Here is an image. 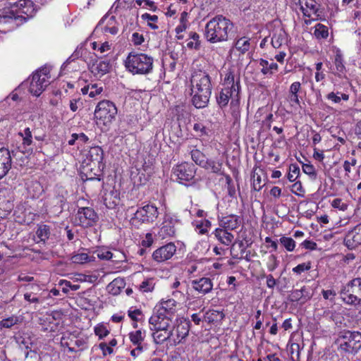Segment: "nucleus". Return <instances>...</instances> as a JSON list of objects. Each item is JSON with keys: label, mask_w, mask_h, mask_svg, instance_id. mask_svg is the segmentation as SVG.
<instances>
[{"label": "nucleus", "mask_w": 361, "mask_h": 361, "mask_svg": "<svg viewBox=\"0 0 361 361\" xmlns=\"http://www.w3.org/2000/svg\"><path fill=\"white\" fill-rule=\"evenodd\" d=\"M152 336L156 344L168 342L171 345L180 344L188 335L190 323L186 320H176L161 313H153L149 319Z\"/></svg>", "instance_id": "nucleus-1"}, {"label": "nucleus", "mask_w": 361, "mask_h": 361, "mask_svg": "<svg viewBox=\"0 0 361 361\" xmlns=\"http://www.w3.org/2000/svg\"><path fill=\"white\" fill-rule=\"evenodd\" d=\"M190 82L192 104L197 109L205 107L212 90L209 75L205 71H195L192 75Z\"/></svg>", "instance_id": "nucleus-2"}, {"label": "nucleus", "mask_w": 361, "mask_h": 361, "mask_svg": "<svg viewBox=\"0 0 361 361\" xmlns=\"http://www.w3.org/2000/svg\"><path fill=\"white\" fill-rule=\"evenodd\" d=\"M224 87L216 97V102L221 108L227 106L230 99L232 106H238L240 104V78L235 75L233 71H228L225 74L223 82Z\"/></svg>", "instance_id": "nucleus-3"}, {"label": "nucleus", "mask_w": 361, "mask_h": 361, "mask_svg": "<svg viewBox=\"0 0 361 361\" xmlns=\"http://www.w3.org/2000/svg\"><path fill=\"white\" fill-rule=\"evenodd\" d=\"M233 28V24L228 18L217 15L207 23L204 36L210 43L226 42Z\"/></svg>", "instance_id": "nucleus-4"}, {"label": "nucleus", "mask_w": 361, "mask_h": 361, "mask_svg": "<svg viewBox=\"0 0 361 361\" xmlns=\"http://www.w3.org/2000/svg\"><path fill=\"white\" fill-rule=\"evenodd\" d=\"M9 4L10 8L0 10V23H6L9 19L29 18L36 12V8L31 0H19Z\"/></svg>", "instance_id": "nucleus-5"}, {"label": "nucleus", "mask_w": 361, "mask_h": 361, "mask_svg": "<svg viewBox=\"0 0 361 361\" xmlns=\"http://www.w3.org/2000/svg\"><path fill=\"white\" fill-rule=\"evenodd\" d=\"M154 59L143 54L130 52L124 61L125 67L133 75H146L152 72Z\"/></svg>", "instance_id": "nucleus-6"}, {"label": "nucleus", "mask_w": 361, "mask_h": 361, "mask_svg": "<svg viewBox=\"0 0 361 361\" xmlns=\"http://www.w3.org/2000/svg\"><path fill=\"white\" fill-rule=\"evenodd\" d=\"M117 108L114 103L109 100L99 102L94 110L97 124L109 126L116 118Z\"/></svg>", "instance_id": "nucleus-7"}, {"label": "nucleus", "mask_w": 361, "mask_h": 361, "mask_svg": "<svg viewBox=\"0 0 361 361\" xmlns=\"http://www.w3.org/2000/svg\"><path fill=\"white\" fill-rule=\"evenodd\" d=\"M159 216L158 208L152 204H147L137 209L130 220L132 226L139 228L142 224H151Z\"/></svg>", "instance_id": "nucleus-8"}, {"label": "nucleus", "mask_w": 361, "mask_h": 361, "mask_svg": "<svg viewBox=\"0 0 361 361\" xmlns=\"http://www.w3.org/2000/svg\"><path fill=\"white\" fill-rule=\"evenodd\" d=\"M344 302L353 305H361V278L352 279L341 290Z\"/></svg>", "instance_id": "nucleus-9"}, {"label": "nucleus", "mask_w": 361, "mask_h": 361, "mask_svg": "<svg viewBox=\"0 0 361 361\" xmlns=\"http://www.w3.org/2000/svg\"><path fill=\"white\" fill-rule=\"evenodd\" d=\"M50 68L44 66L37 71L32 76L29 91L34 96H39L50 84Z\"/></svg>", "instance_id": "nucleus-10"}, {"label": "nucleus", "mask_w": 361, "mask_h": 361, "mask_svg": "<svg viewBox=\"0 0 361 361\" xmlns=\"http://www.w3.org/2000/svg\"><path fill=\"white\" fill-rule=\"evenodd\" d=\"M341 350L355 354L361 348V333L359 331H344L339 336Z\"/></svg>", "instance_id": "nucleus-11"}, {"label": "nucleus", "mask_w": 361, "mask_h": 361, "mask_svg": "<svg viewBox=\"0 0 361 361\" xmlns=\"http://www.w3.org/2000/svg\"><path fill=\"white\" fill-rule=\"evenodd\" d=\"M98 220V216L91 207H80L75 216V222L82 227L92 226Z\"/></svg>", "instance_id": "nucleus-12"}, {"label": "nucleus", "mask_w": 361, "mask_h": 361, "mask_svg": "<svg viewBox=\"0 0 361 361\" xmlns=\"http://www.w3.org/2000/svg\"><path fill=\"white\" fill-rule=\"evenodd\" d=\"M173 175L180 183L188 182L193 179L195 174V168L192 164L182 163L173 169Z\"/></svg>", "instance_id": "nucleus-13"}, {"label": "nucleus", "mask_w": 361, "mask_h": 361, "mask_svg": "<svg viewBox=\"0 0 361 361\" xmlns=\"http://www.w3.org/2000/svg\"><path fill=\"white\" fill-rule=\"evenodd\" d=\"M177 251L173 243H169L155 250L152 253V259L159 263L164 262L172 259Z\"/></svg>", "instance_id": "nucleus-14"}, {"label": "nucleus", "mask_w": 361, "mask_h": 361, "mask_svg": "<svg viewBox=\"0 0 361 361\" xmlns=\"http://www.w3.org/2000/svg\"><path fill=\"white\" fill-rule=\"evenodd\" d=\"M178 222L177 218L169 213H165L164 221L159 231V235L162 238L173 236L176 233L175 226Z\"/></svg>", "instance_id": "nucleus-15"}, {"label": "nucleus", "mask_w": 361, "mask_h": 361, "mask_svg": "<svg viewBox=\"0 0 361 361\" xmlns=\"http://www.w3.org/2000/svg\"><path fill=\"white\" fill-rule=\"evenodd\" d=\"M95 30H101L105 35H116L118 32V26L114 16H104L99 20Z\"/></svg>", "instance_id": "nucleus-16"}, {"label": "nucleus", "mask_w": 361, "mask_h": 361, "mask_svg": "<svg viewBox=\"0 0 361 361\" xmlns=\"http://www.w3.org/2000/svg\"><path fill=\"white\" fill-rule=\"evenodd\" d=\"M299 5L305 17L312 18V20H314L319 16V5L315 0H299Z\"/></svg>", "instance_id": "nucleus-17"}, {"label": "nucleus", "mask_w": 361, "mask_h": 361, "mask_svg": "<svg viewBox=\"0 0 361 361\" xmlns=\"http://www.w3.org/2000/svg\"><path fill=\"white\" fill-rule=\"evenodd\" d=\"M344 245L350 250L361 245V223L345 234Z\"/></svg>", "instance_id": "nucleus-18"}, {"label": "nucleus", "mask_w": 361, "mask_h": 361, "mask_svg": "<svg viewBox=\"0 0 361 361\" xmlns=\"http://www.w3.org/2000/svg\"><path fill=\"white\" fill-rule=\"evenodd\" d=\"M12 159L10 151L0 147V180L6 176L11 168Z\"/></svg>", "instance_id": "nucleus-19"}, {"label": "nucleus", "mask_w": 361, "mask_h": 361, "mask_svg": "<svg viewBox=\"0 0 361 361\" xmlns=\"http://www.w3.org/2000/svg\"><path fill=\"white\" fill-rule=\"evenodd\" d=\"M109 60L97 59L90 65V71L96 77H101L109 73L111 69Z\"/></svg>", "instance_id": "nucleus-20"}, {"label": "nucleus", "mask_w": 361, "mask_h": 361, "mask_svg": "<svg viewBox=\"0 0 361 361\" xmlns=\"http://www.w3.org/2000/svg\"><path fill=\"white\" fill-rule=\"evenodd\" d=\"M213 282L211 279L202 277L192 281V288L200 294L206 295L213 288Z\"/></svg>", "instance_id": "nucleus-21"}, {"label": "nucleus", "mask_w": 361, "mask_h": 361, "mask_svg": "<svg viewBox=\"0 0 361 361\" xmlns=\"http://www.w3.org/2000/svg\"><path fill=\"white\" fill-rule=\"evenodd\" d=\"M18 135L22 137V144L18 147L19 150L23 154H31L32 152V135L30 129L26 128Z\"/></svg>", "instance_id": "nucleus-22"}, {"label": "nucleus", "mask_w": 361, "mask_h": 361, "mask_svg": "<svg viewBox=\"0 0 361 361\" xmlns=\"http://www.w3.org/2000/svg\"><path fill=\"white\" fill-rule=\"evenodd\" d=\"M345 66L344 65L343 58L341 50L337 49L335 52L334 59V67L331 68V73L338 77L343 78L345 77Z\"/></svg>", "instance_id": "nucleus-23"}, {"label": "nucleus", "mask_w": 361, "mask_h": 361, "mask_svg": "<svg viewBox=\"0 0 361 361\" xmlns=\"http://www.w3.org/2000/svg\"><path fill=\"white\" fill-rule=\"evenodd\" d=\"M312 294L309 289L303 286L300 289L293 290L289 295V300L291 302H300L301 304L305 303L310 300Z\"/></svg>", "instance_id": "nucleus-24"}, {"label": "nucleus", "mask_w": 361, "mask_h": 361, "mask_svg": "<svg viewBox=\"0 0 361 361\" xmlns=\"http://www.w3.org/2000/svg\"><path fill=\"white\" fill-rule=\"evenodd\" d=\"M242 219L239 216L230 214L222 216L219 219V226L228 230L236 229L241 224Z\"/></svg>", "instance_id": "nucleus-25"}, {"label": "nucleus", "mask_w": 361, "mask_h": 361, "mask_svg": "<svg viewBox=\"0 0 361 361\" xmlns=\"http://www.w3.org/2000/svg\"><path fill=\"white\" fill-rule=\"evenodd\" d=\"M177 302L173 298L163 300L159 306H157L154 313H161L166 315L173 314L176 310Z\"/></svg>", "instance_id": "nucleus-26"}, {"label": "nucleus", "mask_w": 361, "mask_h": 361, "mask_svg": "<svg viewBox=\"0 0 361 361\" xmlns=\"http://www.w3.org/2000/svg\"><path fill=\"white\" fill-rule=\"evenodd\" d=\"M228 229L219 227L216 228L213 234L215 238L222 244L225 245H230L233 243L234 240V235L228 231Z\"/></svg>", "instance_id": "nucleus-27"}, {"label": "nucleus", "mask_w": 361, "mask_h": 361, "mask_svg": "<svg viewBox=\"0 0 361 361\" xmlns=\"http://www.w3.org/2000/svg\"><path fill=\"white\" fill-rule=\"evenodd\" d=\"M87 157L95 166L100 167L104 159L103 149L99 146L92 147L90 149Z\"/></svg>", "instance_id": "nucleus-28"}, {"label": "nucleus", "mask_w": 361, "mask_h": 361, "mask_svg": "<svg viewBox=\"0 0 361 361\" xmlns=\"http://www.w3.org/2000/svg\"><path fill=\"white\" fill-rule=\"evenodd\" d=\"M287 42V34L282 29H276L273 34L271 37V44L276 48H280L283 44Z\"/></svg>", "instance_id": "nucleus-29"}, {"label": "nucleus", "mask_w": 361, "mask_h": 361, "mask_svg": "<svg viewBox=\"0 0 361 361\" xmlns=\"http://www.w3.org/2000/svg\"><path fill=\"white\" fill-rule=\"evenodd\" d=\"M125 286L126 283L123 279L116 278L107 286V289L111 294L117 295L124 288Z\"/></svg>", "instance_id": "nucleus-30"}, {"label": "nucleus", "mask_w": 361, "mask_h": 361, "mask_svg": "<svg viewBox=\"0 0 361 361\" xmlns=\"http://www.w3.org/2000/svg\"><path fill=\"white\" fill-rule=\"evenodd\" d=\"M146 331L142 329H137L129 333V339L130 342L137 346H142V343L145 338Z\"/></svg>", "instance_id": "nucleus-31"}, {"label": "nucleus", "mask_w": 361, "mask_h": 361, "mask_svg": "<svg viewBox=\"0 0 361 361\" xmlns=\"http://www.w3.org/2000/svg\"><path fill=\"white\" fill-rule=\"evenodd\" d=\"M22 319L17 315H11L0 320V331L3 329H11L21 322Z\"/></svg>", "instance_id": "nucleus-32"}, {"label": "nucleus", "mask_w": 361, "mask_h": 361, "mask_svg": "<svg viewBox=\"0 0 361 361\" xmlns=\"http://www.w3.org/2000/svg\"><path fill=\"white\" fill-rule=\"evenodd\" d=\"M259 66L262 67L261 72L264 75L272 74L278 71L279 66L274 62L269 63L268 61L261 59L259 61Z\"/></svg>", "instance_id": "nucleus-33"}, {"label": "nucleus", "mask_w": 361, "mask_h": 361, "mask_svg": "<svg viewBox=\"0 0 361 361\" xmlns=\"http://www.w3.org/2000/svg\"><path fill=\"white\" fill-rule=\"evenodd\" d=\"M224 314L222 312L215 310H209L203 315V320L209 324L222 319Z\"/></svg>", "instance_id": "nucleus-34"}, {"label": "nucleus", "mask_w": 361, "mask_h": 361, "mask_svg": "<svg viewBox=\"0 0 361 361\" xmlns=\"http://www.w3.org/2000/svg\"><path fill=\"white\" fill-rule=\"evenodd\" d=\"M94 259V257L93 256H90L87 253L83 251L75 252L71 257V261L75 264H84L93 261Z\"/></svg>", "instance_id": "nucleus-35"}, {"label": "nucleus", "mask_w": 361, "mask_h": 361, "mask_svg": "<svg viewBox=\"0 0 361 361\" xmlns=\"http://www.w3.org/2000/svg\"><path fill=\"white\" fill-rule=\"evenodd\" d=\"M130 178L135 185H142L147 180V177L141 171L140 169H132L130 172Z\"/></svg>", "instance_id": "nucleus-36"}, {"label": "nucleus", "mask_w": 361, "mask_h": 361, "mask_svg": "<svg viewBox=\"0 0 361 361\" xmlns=\"http://www.w3.org/2000/svg\"><path fill=\"white\" fill-rule=\"evenodd\" d=\"M186 46L190 49H199L200 47V35L195 32L189 33V38L187 39Z\"/></svg>", "instance_id": "nucleus-37"}, {"label": "nucleus", "mask_w": 361, "mask_h": 361, "mask_svg": "<svg viewBox=\"0 0 361 361\" xmlns=\"http://www.w3.org/2000/svg\"><path fill=\"white\" fill-rule=\"evenodd\" d=\"M235 48L241 54H245L250 48V39L246 37L239 38L235 43Z\"/></svg>", "instance_id": "nucleus-38"}, {"label": "nucleus", "mask_w": 361, "mask_h": 361, "mask_svg": "<svg viewBox=\"0 0 361 361\" xmlns=\"http://www.w3.org/2000/svg\"><path fill=\"white\" fill-rule=\"evenodd\" d=\"M63 190L61 188H58L57 195L56 196L50 200V204H54V206H58L59 209L61 210L63 204L65 203L66 198L63 195Z\"/></svg>", "instance_id": "nucleus-39"}, {"label": "nucleus", "mask_w": 361, "mask_h": 361, "mask_svg": "<svg viewBox=\"0 0 361 361\" xmlns=\"http://www.w3.org/2000/svg\"><path fill=\"white\" fill-rule=\"evenodd\" d=\"M36 235L39 241L44 242L50 235L49 226L45 224L39 225L36 231Z\"/></svg>", "instance_id": "nucleus-40"}, {"label": "nucleus", "mask_w": 361, "mask_h": 361, "mask_svg": "<svg viewBox=\"0 0 361 361\" xmlns=\"http://www.w3.org/2000/svg\"><path fill=\"white\" fill-rule=\"evenodd\" d=\"M314 35L317 39H326L329 36V29L326 25L317 23L314 26Z\"/></svg>", "instance_id": "nucleus-41"}, {"label": "nucleus", "mask_w": 361, "mask_h": 361, "mask_svg": "<svg viewBox=\"0 0 361 361\" xmlns=\"http://www.w3.org/2000/svg\"><path fill=\"white\" fill-rule=\"evenodd\" d=\"M202 166L207 169H210L214 173H219L221 171L222 168V161L219 160L216 161L207 159L205 165H203Z\"/></svg>", "instance_id": "nucleus-42"}, {"label": "nucleus", "mask_w": 361, "mask_h": 361, "mask_svg": "<svg viewBox=\"0 0 361 361\" xmlns=\"http://www.w3.org/2000/svg\"><path fill=\"white\" fill-rule=\"evenodd\" d=\"M191 157L192 160L198 165H205L206 158L204 154L197 149H194L191 151Z\"/></svg>", "instance_id": "nucleus-43"}, {"label": "nucleus", "mask_w": 361, "mask_h": 361, "mask_svg": "<svg viewBox=\"0 0 361 361\" xmlns=\"http://www.w3.org/2000/svg\"><path fill=\"white\" fill-rule=\"evenodd\" d=\"M155 283L153 279H147L146 280H144L140 285H139V290L142 293H149L153 291L154 288Z\"/></svg>", "instance_id": "nucleus-44"}, {"label": "nucleus", "mask_w": 361, "mask_h": 361, "mask_svg": "<svg viewBox=\"0 0 361 361\" xmlns=\"http://www.w3.org/2000/svg\"><path fill=\"white\" fill-rule=\"evenodd\" d=\"M142 20L147 21V25L152 30H157L159 28L157 25L158 20L157 16L150 15L149 13H144L141 16Z\"/></svg>", "instance_id": "nucleus-45"}, {"label": "nucleus", "mask_w": 361, "mask_h": 361, "mask_svg": "<svg viewBox=\"0 0 361 361\" xmlns=\"http://www.w3.org/2000/svg\"><path fill=\"white\" fill-rule=\"evenodd\" d=\"M281 244L288 252H292L295 247V241L290 237L283 236L279 239Z\"/></svg>", "instance_id": "nucleus-46"}, {"label": "nucleus", "mask_w": 361, "mask_h": 361, "mask_svg": "<svg viewBox=\"0 0 361 361\" xmlns=\"http://www.w3.org/2000/svg\"><path fill=\"white\" fill-rule=\"evenodd\" d=\"M300 168L296 164H292L289 166L287 178L290 182L296 180L300 174Z\"/></svg>", "instance_id": "nucleus-47"}, {"label": "nucleus", "mask_w": 361, "mask_h": 361, "mask_svg": "<svg viewBox=\"0 0 361 361\" xmlns=\"http://www.w3.org/2000/svg\"><path fill=\"white\" fill-rule=\"evenodd\" d=\"M94 332L95 335L99 337V339H103L104 338L107 336L110 333L107 327L103 324H97V326H95L94 328Z\"/></svg>", "instance_id": "nucleus-48"}, {"label": "nucleus", "mask_w": 361, "mask_h": 361, "mask_svg": "<svg viewBox=\"0 0 361 361\" xmlns=\"http://www.w3.org/2000/svg\"><path fill=\"white\" fill-rule=\"evenodd\" d=\"M252 188L255 191H259L264 185L262 183V179L261 178V176L256 171H254L252 175Z\"/></svg>", "instance_id": "nucleus-49"}, {"label": "nucleus", "mask_w": 361, "mask_h": 361, "mask_svg": "<svg viewBox=\"0 0 361 361\" xmlns=\"http://www.w3.org/2000/svg\"><path fill=\"white\" fill-rule=\"evenodd\" d=\"M312 267L311 262H307L305 263L299 264L294 268H293L292 271L296 274H301L304 271H309Z\"/></svg>", "instance_id": "nucleus-50"}, {"label": "nucleus", "mask_w": 361, "mask_h": 361, "mask_svg": "<svg viewBox=\"0 0 361 361\" xmlns=\"http://www.w3.org/2000/svg\"><path fill=\"white\" fill-rule=\"evenodd\" d=\"M291 192L295 195L299 197H303L305 194V190L302 187L300 181H297L291 185Z\"/></svg>", "instance_id": "nucleus-51"}, {"label": "nucleus", "mask_w": 361, "mask_h": 361, "mask_svg": "<svg viewBox=\"0 0 361 361\" xmlns=\"http://www.w3.org/2000/svg\"><path fill=\"white\" fill-rule=\"evenodd\" d=\"M87 90H90L88 94L90 97H94L99 94L102 91V87H99L97 84H92L87 86Z\"/></svg>", "instance_id": "nucleus-52"}, {"label": "nucleus", "mask_w": 361, "mask_h": 361, "mask_svg": "<svg viewBox=\"0 0 361 361\" xmlns=\"http://www.w3.org/2000/svg\"><path fill=\"white\" fill-rule=\"evenodd\" d=\"M128 317L135 322L140 321L142 317V313L141 310L138 309H130L128 311Z\"/></svg>", "instance_id": "nucleus-53"}, {"label": "nucleus", "mask_w": 361, "mask_h": 361, "mask_svg": "<svg viewBox=\"0 0 361 361\" xmlns=\"http://www.w3.org/2000/svg\"><path fill=\"white\" fill-rule=\"evenodd\" d=\"M302 171L305 173L313 178H315L317 176L315 169L313 165L310 164H304L302 165Z\"/></svg>", "instance_id": "nucleus-54"}, {"label": "nucleus", "mask_w": 361, "mask_h": 361, "mask_svg": "<svg viewBox=\"0 0 361 361\" xmlns=\"http://www.w3.org/2000/svg\"><path fill=\"white\" fill-rule=\"evenodd\" d=\"M97 257L100 259H104V260L112 259L113 261H116L115 259H113L114 254L111 252L106 250H99L97 252Z\"/></svg>", "instance_id": "nucleus-55"}, {"label": "nucleus", "mask_w": 361, "mask_h": 361, "mask_svg": "<svg viewBox=\"0 0 361 361\" xmlns=\"http://www.w3.org/2000/svg\"><path fill=\"white\" fill-rule=\"evenodd\" d=\"M331 206L335 208L338 209L341 211H345L347 209L348 205L343 202V200L341 198H336L333 200L331 202Z\"/></svg>", "instance_id": "nucleus-56"}, {"label": "nucleus", "mask_w": 361, "mask_h": 361, "mask_svg": "<svg viewBox=\"0 0 361 361\" xmlns=\"http://www.w3.org/2000/svg\"><path fill=\"white\" fill-rule=\"evenodd\" d=\"M279 266V261L276 257L271 255L269 258V262L267 264V269L269 271H274Z\"/></svg>", "instance_id": "nucleus-57"}, {"label": "nucleus", "mask_w": 361, "mask_h": 361, "mask_svg": "<svg viewBox=\"0 0 361 361\" xmlns=\"http://www.w3.org/2000/svg\"><path fill=\"white\" fill-rule=\"evenodd\" d=\"M301 245L310 250H315L317 248V245L315 242L310 240H305L302 243Z\"/></svg>", "instance_id": "nucleus-58"}, {"label": "nucleus", "mask_w": 361, "mask_h": 361, "mask_svg": "<svg viewBox=\"0 0 361 361\" xmlns=\"http://www.w3.org/2000/svg\"><path fill=\"white\" fill-rule=\"evenodd\" d=\"M82 104L80 98L73 99L70 101V109L72 111H76Z\"/></svg>", "instance_id": "nucleus-59"}, {"label": "nucleus", "mask_w": 361, "mask_h": 361, "mask_svg": "<svg viewBox=\"0 0 361 361\" xmlns=\"http://www.w3.org/2000/svg\"><path fill=\"white\" fill-rule=\"evenodd\" d=\"M99 348L102 351V354L104 356H106L107 355H111L113 353V348L111 346H109L106 343H101L99 345Z\"/></svg>", "instance_id": "nucleus-60"}, {"label": "nucleus", "mask_w": 361, "mask_h": 361, "mask_svg": "<svg viewBox=\"0 0 361 361\" xmlns=\"http://www.w3.org/2000/svg\"><path fill=\"white\" fill-rule=\"evenodd\" d=\"M24 299L30 303H39V299L35 294L32 293H25L24 294Z\"/></svg>", "instance_id": "nucleus-61"}, {"label": "nucleus", "mask_w": 361, "mask_h": 361, "mask_svg": "<svg viewBox=\"0 0 361 361\" xmlns=\"http://www.w3.org/2000/svg\"><path fill=\"white\" fill-rule=\"evenodd\" d=\"M288 100L292 106L300 105L299 95L297 94L289 93Z\"/></svg>", "instance_id": "nucleus-62"}, {"label": "nucleus", "mask_w": 361, "mask_h": 361, "mask_svg": "<svg viewBox=\"0 0 361 361\" xmlns=\"http://www.w3.org/2000/svg\"><path fill=\"white\" fill-rule=\"evenodd\" d=\"M131 40L135 45H140L144 41V37L142 35L139 34L138 32H134L132 35Z\"/></svg>", "instance_id": "nucleus-63"}, {"label": "nucleus", "mask_w": 361, "mask_h": 361, "mask_svg": "<svg viewBox=\"0 0 361 361\" xmlns=\"http://www.w3.org/2000/svg\"><path fill=\"white\" fill-rule=\"evenodd\" d=\"M300 89H301L300 82H294L290 86L289 93L298 94Z\"/></svg>", "instance_id": "nucleus-64"}]
</instances>
